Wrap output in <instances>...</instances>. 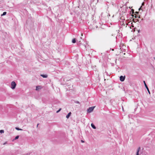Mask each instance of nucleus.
Listing matches in <instances>:
<instances>
[{"instance_id":"f257e3e1","label":"nucleus","mask_w":155,"mask_h":155,"mask_svg":"<svg viewBox=\"0 0 155 155\" xmlns=\"http://www.w3.org/2000/svg\"><path fill=\"white\" fill-rule=\"evenodd\" d=\"M16 85V84L15 81H13L12 82L11 84V88L12 89H14Z\"/></svg>"},{"instance_id":"f03ea898","label":"nucleus","mask_w":155,"mask_h":155,"mask_svg":"<svg viewBox=\"0 0 155 155\" xmlns=\"http://www.w3.org/2000/svg\"><path fill=\"white\" fill-rule=\"evenodd\" d=\"M95 107H89L87 110V112L88 113H90L92 112L94 110Z\"/></svg>"},{"instance_id":"7ed1b4c3","label":"nucleus","mask_w":155,"mask_h":155,"mask_svg":"<svg viewBox=\"0 0 155 155\" xmlns=\"http://www.w3.org/2000/svg\"><path fill=\"white\" fill-rule=\"evenodd\" d=\"M143 83H144L145 86L146 88V89H147V90L148 93H149V94H150V92L149 91V88H148L147 85L146 84V83H145V81H143Z\"/></svg>"},{"instance_id":"20e7f679","label":"nucleus","mask_w":155,"mask_h":155,"mask_svg":"<svg viewBox=\"0 0 155 155\" xmlns=\"http://www.w3.org/2000/svg\"><path fill=\"white\" fill-rule=\"evenodd\" d=\"M120 80L121 81H124L125 79V76H121L120 77Z\"/></svg>"},{"instance_id":"39448f33","label":"nucleus","mask_w":155,"mask_h":155,"mask_svg":"<svg viewBox=\"0 0 155 155\" xmlns=\"http://www.w3.org/2000/svg\"><path fill=\"white\" fill-rule=\"evenodd\" d=\"M41 88V86H37L36 87V90L38 91L39 89H40Z\"/></svg>"},{"instance_id":"423d86ee","label":"nucleus","mask_w":155,"mask_h":155,"mask_svg":"<svg viewBox=\"0 0 155 155\" xmlns=\"http://www.w3.org/2000/svg\"><path fill=\"white\" fill-rule=\"evenodd\" d=\"M140 147H139L137 149V153H136V155H139V151H140Z\"/></svg>"},{"instance_id":"0eeeda50","label":"nucleus","mask_w":155,"mask_h":155,"mask_svg":"<svg viewBox=\"0 0 155 155\" xmlns=\"http://www.w3.org/2000/svg\"><path fill=\"white\" fill-rule=\"evenodd\" d=\"M41 76L43 78H47L48 77V75L47 74H41Z\"/></svg>"},{"instance_id":"6e6552de","label":"nucleus","mask_w":155,"mask_h":155,"mask_svg":"<svg viewBox=\"0 0 155 155\" xmlns=\"http://www.w3.org/2000/svg\"><path fill=\"white\" fill-rule=\"evenodd\" d=\"M71 112H70L66 116V117L67 118H68L69 117H70V116H71Z\"/></svg>"},{"instance_id":"1a4fd4ad","label":"nucleus","mask_w":155,"mask_h":155,"mask_svg":"<svg viewBox=\"0 0 155 155\" xmlns=\"http://www.w3.org/2000/svg\"><path fill=\"white\" fill-rule=\"evenodd\" d=\"M91 127L92 128H93L94 129H96V127L95 126V125L94 124H93L92 123L91 124Z\"/></svg>"},{"instance_id":"9d476101","label":"nucleus","mask_w":155,"mask_h":155,"mask_svg":"<svg viewBox=\"0 0 155 155\" xmlns=\"http://www.w3.org/2000/svg\"><path fill=\"white\" fill-rule=\"evenodd\" d=\"M82 39L81 37H80L79 39H77L76 40L77 43H80L81 41L80 40Z\"/></svg>"},{"instance_id":"9b49d317","label":"nucleus","mask_w":155,"mask_h":155,"mask_svg":"<svg viewBox=\"0 0 155 155\" xmlns=\"http://www.w3.org/2000/svg\"><path fill=\"white\" fill-rule=\"evenodd\" d=\"M76 41H77L75 38L73 39L72 41V42L73 43H75L76 42Z\"/></svg>"},{"instance_id":"f8f14e48","label":"nucleus","mask_w":155,"mask_h":155,"mask_svg":"<svg viewBox=\"0 0 155 155\" xmlns=\"http://www.w3.org/2000/svg\"><path fill=\"white\" fill-rule=\"evenodd\" d=\"M15 129H16V130H22V129H20V128H19L17 127H15Z\"/></svg>"},{"instance_id":"ddd939ff","label":"nucleus","mask_w":155,"mask_h":155,"mask_svg":"<svg viewBox=\"0 0 155 155\" xmlns=\"http://www.w3.org/2000/svg\"><path fill=\"white\" fill-rule=\"evenodd\" d=\"M126 49H123V50H121V51H122L121 52H120V53L121 54V53H123V51H126Z\"/></svg>"},{"instance_id":"4468645a","label":"nucleus","mask_w":155,"mask_h":155,"mask_svg":"<svg viewBox=\"0 0 155 155\" xmlns=\"http://www.w3.org/2000/svg\"><path fill=\"white\" fill-rule=\"evenodd\" d=\"M6 12H3V14L1 16H4V15H6Z\"/></svg>"},{"instance_id":"2eb2a0df","label":"nucleus","mask_w":155,"mask_h":155,"mask_svg":"<svg viewBox=\"0 0 155 155\" xmlns=\"http://www.w3.org/2000/svg\"><path fill=\"white\" fill-rule=\"evenodd\" d=\"M19 137V136H16L15 137V140H17V139H18V138Z\"/></svg>"},{"instance_id":"dca6fc26","label":"nucleus","mask_w":155,"mask_h":155,"mask_svg":"<svg viewBox=\"0 0 155 155\" xmlns=\"http://www.w3.org/2000/svg\"><path fill=\"white\" fill-rule=\"evenodd\" d=\"M124 46V45H123V44L122 43V44H120V48H122V46Z\"/></svg>"},{"instance_id":"f3484780","label":"nucleus","mask_w":155,"mask_h":155,"mask_svg":"<svg viewBox=\"0 0 155 155\" xmlns=\"http://www.w3.org/2000/svg\"><path fill=\"white\" fill-rule=\"evenodd\" d=\"M61 108H60L59 110H57V111H56V113H58L61 110Z\"/></svg>"},{"instance_id":"a211bd4d","label":"nucleus","mask_w":155,"mask_h":155,"mask_svg":"<svg viewBox=\"0 0 155 155\" xmlns=\"http://www.w3.org/2000/svg\"><path fill=\"white\" fill-rule=\"evenodd\" d=\"M4 132V131L3 130H0V133H3Z\"/></svg>"},{"instance_id":"6ab92c4d","label":"nucleus","mask_w":155,"mask_h":155,"mask_svg":"<svg viewBox=\"0 0 155 155\" xmlns=\"http://www.w3.org/2000/svg\"><path fill=\"white\" fill-rule=\"evenodd\" d=\"M81 142H84V141L82 140H81Z\"/></svg>"},{"instance_id":"aec40b11","label":"nucleus","mask_w":155,"mask_h":155,"mask_svg":"<svg viewBox=\"0 0 155 155\" xmlns=\"http://www.w3.org/2000/svg\"><path fill=\"white\" fill-rule=\"evenodd\" d=\"M38 125H39V124H38L37 125V127H38Z\"/></svg>"},{"instance_id":"412c9836","label":"nucleus","mask_w":155,"mask_h":155,"mask_svg":"<svg viewBox=\"0 0 155 155\" xmlns=\"http://www.w3.org/2000/svg\"><path fill=\"white\" fill-rule=\"evenodd\" d=\"M112 51H114V49H112Z\"/></svg>"},{"instance_id":"4be33fe9","label":"nucleus","mask_w":155,"mask_h":155,"mask_svg":"<svg viewBox=\"0 0 155 155\" xmlns=\"http://www.w3.org/2000/svg\"><path fill=\"white\" fill-rule=\"evenodd\" d=\"M6 143H4V144H6Z\"/></svg>"},{"instance_id":"5701e85b","label":"nucleus","mask_w":155,"mask_h":155,"mask_svg":"<svg viewBox=\"0 0 155 155\" xmlns=\"http://www.w3.org/2000/svg\"><path fill=\"white\" fill-rule=\"evenodd\" d=\"M124 54H125V53H124Z\"/></svg>"},{"instance_id":"b1692460","label":"nucleus","mask_w":155,"mask_h":155,"mask_svg":"<svg viewBox=\"0 0 155 155\" xmlns=\"http://www.w3.org/2000/svg\"><path fill=\"white\" fill-rule=\"evenodd\" d=\"M108 16H110V15H108Z\"/></svg>"}]
</instances>
